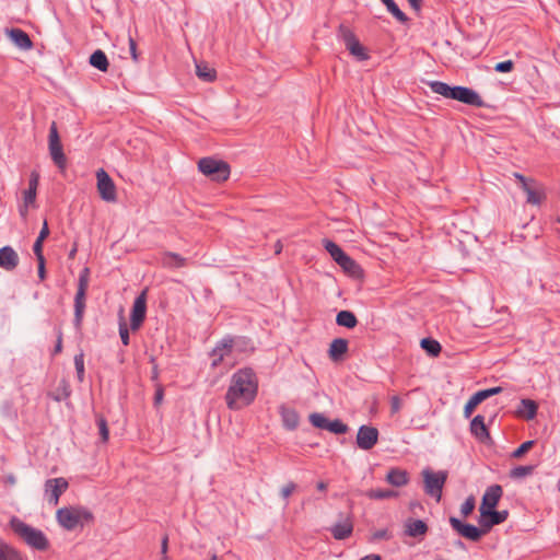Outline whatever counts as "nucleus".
<instances>
[{
  "label": "nucleus",
  "instance_id": "a18cd8bd",
  "mask_svg": "<svg viewBox=\"0 0 560 560\" xmlns=\"http://www.w3.org/2000/svg\"><path fill=\"white\" fill-rule=\"evenodd\" d=\"M475 504L476 502L472 495L466 499V501L460 506V512L464 517H467L469 514L472 513Z\"/></svg>",
  "mask_w": 560,
  "mask_h": 560
},
{
  "label": "nucleus",
  "instance_id": "c9c22d12",
  "mask_svg": "<svg viewBox=\"0 0 560 560\" xmlns=\"http://www.w3.org/2000/svg\"><path fill=\"white\" fill-rule=\"evenodd\" d=\"M387 8V10L401 23L408 21L406 14L397 7L394 0H381Z\"/></svg>",
  "mask_w": 560,
  "mask_h": 560
},
{
  "label": "nucleus",
  "instance_id": "09e8293b",
  "mask_svg": "<svg viewBox=\"0 0 560 560\" xmlns=\"http://www.w3.org/2000/svg\"><path fill=\"white\" fill-rule=\"evenodd\" d=\"M514 68V63L512 60H506L502 62H498L494 67L497 72H510Z\"/></svg>",
  "mask_w": 560,
  "mask_h": 560
},
{
  "label": "nucleus",
  "instance_id": "6e6552de",
  "mask_svg": "<svg viewBox=\"0 0 560 560\" xmlns=\"http://www.w3.org/2000/svg\"><path fill=\"white\" fill-rule=\"evenodd\" d=\"M421 474L423 477L425 493L435 498V500L439 502L442 497V489L447 479V472L446 471L435 472V471H432L431 469L427 468V469H423Z\"/></svg>",
  "mask_w": 560,
  "mask_h": 560
},
{
  "label": "nucleus",
  "instance_id": "c03bdc74",
  "mask_svg": "<svg viewBox=\"0 0 560 560\" xmlns=\"http://www.w3.org/2000/svg\"><path fill=\"white\" fill-rule=\"evenodd\" d=\"M119 336H120L121 342L125 346H128L129 345V331H128L127 323L122 316L120 317V320H119Z\"/></svg>",
  "mask_w": 560,
  "mask_h": 560
},
{
  "label": "nucleus",
  "instance_id": "c85d7f7f",
  "mask_svg": "<svg viewBox=\"0 0 560 560\" xmlns=\"http://www.w3.org/2000/svg\"><path fill=\"white\" fill-rule=\"evenodd\" d=\"M39 175L37 172H32L28 183V188L24 191V203L34 205L36 200V191L38 186Z\"/></svg>",
  "mask_w": 560,
  "mask_h": 560
},
{
  "label": "nucleus",
  "instance_id": "bb28decb",
  "mask_svg": "<svg viewBox=\"0 0 560 560\" xmlns=\"http://www.w3.org/2000/svg\"><path fill=\"white\" fill-rule=\"evenodd\" d=\"M538 406L532 399H522L521 406L517 409V416L526 420H532L536 417Z\"/></svg>",
  "mask_w": 560,
  "mask_h": 560
},
{
  "label": "nucleus",
  "instance_id": "79ce46f5",
  "mask_svg": "<svg viewBox=\"0 0 560 560\" xmlns=\"http://www.w3.org/2000/svg\"><path fill=\"white\" fill-rule=\"evenodd\" d=\"M534 441L524 442L512 453V457L516 459L522 458L534 446Z\"/></svg>",
  "mask_w": 560,
  "mask_h": 560
},
{
  "label": "nucleus",
  "instance_id": "bf43d9fd",
  "mask_svg": "<svg viewBox=\"0 0 560 560\" xmlns=\"http://www.w3.org/2000/svg\"><path fill=\"white\" fill-rule=\"evenodd\" d=\"M514 176L522 184V188L524 187V185H527L528 183H534V180H528L520 173H515Z\"/></svg>",
  "mask_w": 560,
  "mask_h": 560
},
{
  "label": "nucleus",
  "instance_id": "4468645a",
  "mask_svg": "<svg viewBox=\"0 0 560 560\" xmlns=\"http://www.w3.org/2000/svg\"><path fill=\"white\" fill-rule=\"evenodd\" d=\"M450 523L459 535L472 541L479 540L487 533L481 526L478 528L471 524H464L456 517H451Z\"/></svg>",
  "mask_w": 560,
  "mask_h": 560
},
{
  "label": "nucleus",
  "instance_id": "5701e85b",
  "mask_svg": "<svg viewBox=\"0 0 560 560\" xmlns=\"http://www.w3.org/2000/svg\"><path fill=\"white\" fill-rule=\"evenodd\" d=\"M471 433L481 442H485L489 439V432L485 424V419L482 416H476L470 423Z\"/></svg>",
  "mask_w": 560,
  "mask_h": 560
},
{
  "label": "nucleus",
  "instance_id": "052dcab7",
  "mask_svg": "<svg viewBox=\"0 0 560 560\" xmlns=\"http://www.w3.org/2000/svg\"><path fill=\"white\" fill-rule=\"evenodd\" d=\"M61 349H62V338H61V334H59L57 345L55 347V353L61 352Z\"/></svg>",
  "mask_w": 560,
  "mask_h": 560
},
{
  "label": "nucleus",
  "instance_id": "4d7b16f0",
  "mask_svg": "<svg viewBox=\"0 0 560 560\" xmlns=\"http://www.w3.org/2000/svg\"><path fill=\"white\" fill-rule=\"evenodd\" d=\"M163 395H164V390L161 386H159L155 390V396H154V402L155 405H160L163 400Z\"/></svg>",
  "mask_w": 560,
  "mask_h": 560
},
{
  "label": "nucleus",
  "instance_id": "603ef678",
  "mask_svg": "<svg viewBox=\"0 0 560 560\" xmlns=\"http://www.w3.org/2000/svg\"><path fill=\"white\" fill-rule=\"evenodd\" d=\"M479 393L481 394V397L485 400V399H487V398H489L491 396H494V395H498V394L502 393V387H500V386L492 387V388L479 390Z\"/></svg>",
  "mask_w": 560,
  "mask_h": 560
},
{
  "label": "nucleus",
  "instance_id": "1a4fd4ad",
  "mask_svg": "<svg viewBox=\"0 0 560 560\" xmlns=\"http://www.w3.org/2000/svg\"><path fill=\"white\" fill-rule=\"evenodd\" d=\"M48 149L54 163L63 171L66 168L67 159L63 153L62 144L58 133L56 122H51L48 136Z\"/></svg>",
  "mask_w": 560,
  "mask_h": 560
},
{
  "label": "nucleus",
  "instance_id": "e433bc0d",
  "mask_svg": "<svg viewBox=\"0 0 560 560\" xmlns=\"http://www.w3.org/2000/svg\"><path fill=\"white\" fill-rule=\"evenodd\" d=\"M366 497L374 500L389 499L397 495L396 491L393 490H382V489H371L366 491Z\"/></svg>",
  "mask_w": 560,
  "mask_h": 560
},
{
  "label": "nucleus",
  "instance_id": "3c124183",
  "mask_svg": "<svg viewBox=\"0 0 560 560\" xmlns=\"http://www.w3.org/2000/svg\"><path fill=\"white\" fill-rule=\"evenodd\" d=\"M402 401L398 396H393L390 398V411L392 415L398 413L401 409Z\"/></svg>",
  "mask_w": 560,
  "mask_h": 560
},
{
  "label": "nucleus",
  "instance_id": "f257e3e1",
  "mask_svg": "<svg viewBox=\"0 0 560 560\" xmlns=\"http://www.w3.org/2000/svg\"><path fill=\"white\" fill-rule=\"evenodd\" d=\"M258 389V382L250 369H242L231 377L230 386L225 394V402L229 409L240 410L249 406Z\"/></svg>",
  "mask_w": 560,
  "mask_h": 560
},
{
  "label": "nucleus",
  "instance_id": "412c9836",
  "mask_svg": "<svg viewBox=\"0 0 560 560\" xmlns=\"http://www.w3.org/2000/svg\"><path fill=\"white\" fill-rule=\"evenodd\" d=\"M186 258L173 252H165L162 254L161 264L165 268H182L186 266Z\"/></svg>",
  "mask_w": 560,
  "mask_h": 560
},
{
  "label": "nucleus",
  "instance_id": "69168bd1",
  "mask_svg": "<svg viewBox=\"0 0 560 560\" xmlns=\"http://www.w3.org/2000/svg\"><path fill=\"white\" fill-rule=\"evenodd\" d=\"M408 1L413 9L418 10L420 8L421 0H408Z\"/></svg>",
  "mask_w": 560,
  "mask_h": 560
},
{
  "label": "nucleus",
  "instance_id": "a19ab883",
  "mask_svg": "<svg viewBox=\"0 0 560 560\" xmlns=\"http://www.w3.org/2000/svg\"><path fill=\"white\" fill-rule=\"evenodd\" d=\"M349 428L347 424L341 422L340 420L329 421L327 431L335 434H345L348 432Z\"/></svg>",
  "mask_w": 560,
  "mask_h": 560
},
{
  "label": "nucleus",
  "instance_id": "f704fd0d",
  "mask_svg": "<svg viewBox=\"0 0 560 560\" xmlns=\"http://www.w3.org/2000/svg\"><path fill=\"white\" fill-rule=\"evenodd\" d=\"M420 345L430 355L436 357L441 352V345L436 340L424 338Z\"/></svg>",
  "mask_w": 560,
  "mask_h": 560
},
{
  "label": "nucleus",
  "instance_id": "f3484780",
  "mask_svg": "<svg viewBox=\"0 0 560 560\" xmlns=\"http://www.w3.org/2000/svg\"><path fill=\"white\" fill-rule=\"evenodd\" d=\"M508 511L489 510L480 513L479 524L488 533L493 525L503 523L508 518Z\"/></svg>",
  "mask_w": 560,
  "mask_h": 560
},
{
  "label": "nucleus",
  "instance_id": "f8f14e48",
  "mask_svg": "<svg viewBox=\"0 0 560 560\" xmlns=\"http://www.w3.org/2000/svg\"><path fill=\"white\" fill-rule=\"evenodd\" d=\"M68 481L62 478L48 479L45 482V497L49 504L57 505L60 495L68 489Z\"/></svg>",
  "mask_w": 560,
  "mask_h": 560
},
{
  "label": "nucleus",
  "instance_id": "680f3d73",
  "mask_svg": "<svg viewBox=\"0 0 560 560\" xmlns=\"http://www.w3.org/2000/svg\"><path fill=\"white\" fill-rule=\"evenodd\" d=\"M167 552V537H164L162 540V555L164 558H166Z\"/></svg>",
  "mask_w": 560,
  "mask_h": 560
},
{
  "label": "nucleus",
  "instance_id": "37998d69",
  "mask_svg": "<svg viewBox=\"0 0 560 560\" xmlns=\"http://www.w3.org/2000/svg\"><path fill=\"white\" fill-rule=\"evenodd\" d=\"M97 427L102 441L107 442L109 436L108 427L106 420L101 416L97 417Z\"/></svg>",
  "mask_w": 560,
  "mask_h": 560
},
{
  "label": "nucleus",
  "instance_id": "9b49d317",
  "mask_svg": "<svg viewBox=\"0 0 560 560\" xmlns=\"http://www.w3.org/2000/svg\"><path fill=\"white\" fill-rule=\"evenodd\" d=\"M339 34L347 49L354 58H357L358 60L369 59V55L365 48L361 45V43L359 42V39L357 38L352 31L341 25L339 27Z\"/></svg>",
  "mask_w": 560,
  "mask_h": 560
},
{
  "label": "nucleus",
  "instance_id": "a211bd4d",
  "mask_svg": "<svg viewBox=\"0 0 560 560\" xmlns=\"http://www.w3.org/2000/svg\"><path fill=\"white\" fill-rule=\"evenodd\" d=\"M5 34L18 48L22 50H30L33 48V42L23 30L10 28L5 30Z\"/></svg>",
  "mask_w": 560,
  "mask_h": 560
},
{
  "label": "nucleus",
  "instance_id": "dca6fc26",
  "mask_svg": "<svg viewBox=\"0 0 560 560\" xmlns=\"http://www.w3.org/2000/svg\"><path fill=\"white\" fill-rule=\"evenodd\" d=\"M502 493H503V491H502L501 486H499V485L490 486L483 493L481 504L479 508V512L483 513L485 511L493 510L498 505V503L502 497Z\"/></svg>",
  "mask_w": 560,
  "mask_h": 560
},
{
  "label": "nucleus",
  "instance_id": "4c0bfd02",
  "mask_svg": "<svg viewBox=\"0 0 560 560\" xmlns=\"http://www.w3.org/2000/svg\"><path fill=\"white\" fill-rule=\"evenodd\" d=\"M483 401L481 394L477 392L475 395L470 397V399L466 402L464 407V415L466 418L470 417L476 407Z\"/></svg>",
  "mask_w": 560,
  "mask_h": 560
},
{
  "label": "nucleus",
  "instance_id": "c756f323",
  "mask_svg": "<svg viewBox=\"0 0 560 560\" xmlns=\"http://www.w3.org/2000/svg\"><path fill=\"white\" fill-rule=\"evenodd\" d=\"M532 184L533 183H528L523 187V190L527 195V202L530 205H539L545 198V194L539 187Z\"/></svg>",
  "mask_w": 560,
  "mask_h": 560
},
{
  "label": "nucleus",
  "instance_id": "20e7f679",
  "mask_svg": "<svg viewBox=\"0 0 560 560\" xmlns=\"http://www.w3.org/2000/svg\"><path fill=\"white\" fill-rule=\"evenodd\" d=\"M10 526L15 535H18L26 545L37 550H46L49 547V541L45 534L18 517H12Z\"/></svg>",
  "mask_w": 560,
  "mask_h": 560
},
{
  "label": "nucleus",
  "instance_id": "864d4df0",
  "mask_svg": "<svg viewBox=\"0 0 560 560\" xmlns=\"http://www.w3.org/2000/svg\"><path fill=\"white\" fill-rule=\"evenodd\" d=\"M43 243H44V241H39L38 238L34 243L33 250H34L37 259H44Z\"/></svg>",
  "mask_w": 560,
  "mask_h": 560
},
{
  "label": "nucleus",
  "instance_id": "f03ea898",
  "mask_svg": "<svg viewBox=\"0 0 560 560\" xmlns=\"http://www.w3.org/2000/svg\"><path fill=\"white\" fill-rule=\"evenodd\" d=\"M432 92L440 94L446 98L456 100L467 105L481 107L485 105L483 100L472 89L466 86H450L441 81H432L429 83Z\"/></svg>",
  "mask_w": 560,
  "mask_h": 560
},
{
  "label": "nucleus",
  "instance_id": "7c9ffc66",
  "mask_svg": "<svg viewBox=\"0 0 560 560\" xmlns=\"http://www.w3.org/2000/svg\"><path fill=\"white\" fill-rule=\"evenodd\" d=\"M196 74L200 80L205 82H212L217 78L215 70L212 67H210L207 62L196 63Z\"/></svg>",
  "mask_w": 560,
  "mask_h": 560
},
{
  "label": "nucleus",
  "instance_id": "8fccbe9b",
  "mask_svg": "<svg viewBox=\"0 0 560 560\" xmlns=\"http://www.w3.org/2000/svg\"><path fill=\"white\" fill-rule=\"evenodd\" d=\"M296 489V485L294 482H288L285 483L281 490H280V493H281V497L283 499H287L289 498Z\"/></svg>",
  "mask_w": 560,
  "mask_h": 560
},
{
  "label": "nucleus",
  "instance_id": "39448f33",
  "mask_svg": "<svg viewBox=\"0 0 560 560\" xmlns=\"http://www.w3.org/2000/svg\"><path fill=\"white\" fill-rule=\"evenodd\" d=\"M323 245L325 249L329 253L331 258L338 264L342 270L352 276L360 277L362 275V270L360 266L348 256L336 243L330 240H323Z\"/></svg>",
  "mask_w": 560,
  "mask_h": 560
},
{
  "label": "nucleus",
  "instance_id": "cd10ccee",
  "mask_svg": "<svg viewBox=\"0 0 560 560\" xmlns=\"http://www.w3.org/2000/svg\"><path fill=\"white\" fill-rule=\"evenodd\" d=\"M386 481L395 487L406 486L409 481L408 474L406 470L398 468L390 469L386 475Z\"/></svg>",
  "mask_w": 560,
  "mask_h": 560
},
{
  "label": "nucleus",
  "instance_id": "473e14b6",
  "mask_svg": "<svg viewBox=\"0 0 560 560\" xmlns=\"http://www.w3.org/2000/svg\"><path fill=\"white\" fill-rule=\"evenodd\" d=\"M336 323L339 326L354 328L358 324L355 315L350 311H340L336 316Z\"/></svg>",
  "mask_w": 560,
  "mask_h": 560
},
{
  "label": "nucleus",
  "instance_id": "9d476101",
  "mask_svg": "<svg viewBox=\"0 0 560 560\" xmlns=\"http://www.w3.org/2000/svg\"><path fill=\"white\" fill-rule=\"evenodd\" d=\"M96 188L102 200L106 202H116V185L103 168L96 171Z\"/></svg>",
  "mask_w": 560,
  "mask_h": 560
},
{
  "label": "nucleus",
  "instance_id": "ea45409f",
  "mask_svg": "<svg viewBox=\"0 0 560 560\" xmlns=\"http://www.w3.org/2000/svg\"><path fill=\"white\" fill-rule=\"evenodd\" d=\"M533 471L534 466H517L511 470L510 476L518 479L532 475Z\"/></svg>",
  "mask_w": 560,
  "mask_h": 560
},
{
  "label": "nucleus",
  "instance_id": "2f4dec72",
  "mask_svg": "<svg viewBox=\"0 0 560 560\" xmlns=\"http://www.w3.org/2000/svg\"><path fill=\"white\" fill-rule=\"evenodd\" d=\"M90 65L103 72H106L109 66L106 55L100 49L91 55Z\"/></svg>",
  "mask_w": 560,
  "mask_h": 560
},
{
  "label": "nucleus",
  "instance_id": "774afa93",
  "mask_svg": "<svg viewBox=\"0 0 560 560\" xmlns=\"http://www.w3.org/2000/svg\"><path fill=\"white\" fill-rule=\"evenodd\" d=\"M75 253H77V247H73L69 254V257L70 258H73L75 256Z\"/></svg>",
  "mask_w": 560,
  "mask_h": 560
},
{
  "label": "nucleus",
  "instance_id": "423d86ee",
  "mask_svg": "<svg viewBox=\"0 0 560 560\" xmlns=\"http://www.w3.org/2000/svg\"><path fill=\"white\" fill-rule=\"evenodd\" d=\"M212 368H217L221 363L233 366L241 359L237 355V348L232 340H222L211 352Z\"/></svg>",
  "mask_w": 560,
  "mask_h": 560
},
{
  "label": "nucleus",
  "instance_id": "0e129e2a",
  "mask_svg": "<svg viewBox=\"0 0 560 560\" xmlns=\"http://www.w3.org/2000/svg\"><path fill=\"white\" fill-rule=\"evenodd\" d=\"M327 487H328V483L325 481H319L316 485L317 490L323 491V492L327 490Z\"/></svg>",
  "mask_w": 560,
  "mask_h": 560
},
{
  "label": "nucleus",
  "instance_id": "13d9d810",
  "mask_svg": "<svg viewBox=\"0 0 560 560\" xmlns=\"http://www.w3.org/2000/svg\"><path fill=\"white\" fill-rule=\"evenodd\" d=\"M129 46H130V52H131L132 59L136 61L138 59L137 45L132 38H129Z\"/></svg>",
  "mask_w": 560,
  "mask_h": 560
},
{
  "label": "nucleus",
  "instance_id": "b1692460",
  "mask_svg": "<svg viewBox=\"0 0 560 560\" xmlns=\"http://www.w3.org/2000/svg\"><path fill=\"white\" fill-rule=\"evenodd\" d=\"M428 530L427 524L421 520H408L405 524V532L410 537L423 536Z\"/></svg>",
  "mask_w": 560,
  "mask_h": 560
},
{
  "label": "nucleus",
  "instance_id": "2eb2a0df",
  "mask_svg": "<svg viewBox=\"0 0 560 560\" xmlns=\"http://www.w3.org/2000/svg\"><path fill=\"white\" fill-rule=\"evenodd\" d=\"M378 440V431L374 427L362 425L357 434V444L361 450H371Z\"/></svg>",
  "mask_w": 560,
  "mask_h": 560
},
{
  "label": "nucleus",
  "instance_id": "0eeeda50",
  "mask_svg": "<svg viewBox=\"0 0 560 560\" xmlns=\"http://www.w3.org/2000/svg\"><path fill=\"white\" fill-rule=\"evenodd\" d=\"M198 168L203 175L217 182H224L230 175V166L225 162L211 158L201 159Z\"/></svg>",
  "mask_w": 560,
  "mask_h": 560
},
{
  "label": "nucleus",
  "instance_id": "e2e57ef3",
  "mask_svg": "<svg viewBox=\"0 0 560 560\" xmlns=\"http://www.w3.org/2000/svg\"><path fill=\"white\" fill-rule=\"evenodd\" d=\"M360 560H381V556L371 553V555H368V556L361 558Z\"/></svg>",
  "mask_w": 560,
  "mask_h": 560
},
{
  "label": "nucleus",
  "instance_id": "72a5a7b5",
  "mask_svg": "<svg viewBox=\"0 0 560 560\" xmlns=\"http://www.w3.org/2000/svg\"><path fill=\"white\" fill-rule=\"evenodd\" d=\"M0 560H23V558L14 548L0 541Z\"/></svg>",
  "mask_w": 560,
  "mask_h": 560
},
{
  "label": "nucleus",
  "instance_id": "393cba45",
  "mask_svg": "<svg viewBox=\"0 0 560 560\" xmlns=\"http://www.w3.org/2000/svg\"><path fill=\"white\" fill-rule=\"evenodd\" d=\"M283 425L289 430H294L299 425L300 417L298 412L289 407L280 408Z\"/></svg>",
  "mask_w": 560,
  "mask_h": 560
},
{
  "label": "nucleus",
  "instance_id": "7ed1b4c3",
  "mask_svg": "<svg viewBox=\"0 0 560 560\" xmlns=\"http://www.w3.org/2000/svg\"><path fill=\"white\" fill-rule=\"evenodd\" d=\"M56 520L62 528L74 530L91 523L93 521V514L84 506L70 505L57 510Z\"/></svg>",
  "mask_w": 560,
  "mask_h": 560
},
{
  "label": "nucleus",
  "instance_id": "a878e982",
  "mask_svg": "<svg viewBox=\"0 0 560 560\" xmlns=\"http://www.w3.org/2000/svg\"><path fill=\"white\" fill-rule=\"evenodd\" d=\"M86 291L78 290L74 299V325L80 327L85 310Z\"/></svg>",
  "mask_w": 560,
  "mask_h": 560
},
{
  "label": "nucleus",
  "instance_id": "de8ad7c7",
  "mask_svg": "<svg viewBox=\"0 0 560 560\" xmlns=\"http://www.w3.org/2000/svg\"><path fill=\"white\" fill-rule=\"evenodd\" d=\"M88 285H89V269L85 268L79 277L78 290L86 291Z\"/></svg>",
  "mask_w": 560,
  "mask_h": 560
},
{
  "label": "nucleus",
  "instance_id": "6e6d98bb",
  "mask_svg": "<svg viewBox=\"0 0 560 560\" xmlns=\"http://www.w3.org/2000/svg\"><path fill=\"white\" fill-rule=\"evenodd\" d=\"M48 235H49V229H48L47 222L45 221L37 238L39 241H45Z\"/></svg>",
  "mask_w": 560,
  "mask_h": 560
},
{
  "label": "nucleus",
  "instance_id": "ddd939ff",
  "mask_svg": "<svg viewBox=\"0 0 560 560\" xmlns=\"http://www.w3.org/2000/svg\"><path fill=\"white\" fill-rule=\"evenodd\" d=\"M147 314V290L142 291L141 294L135 300L131 314H130V328L131 330H138Z\"/></svg>",
  "mask_w": 560,
  "mask_h": 560
},
{
  "label": "nucleus",
  "instance_id": "338daca9",
  "mask_svg": "<svg viewBox=\"0 0 560 560\" xmlns=\"http://www.w3.org/2000/svg\"><path fill=\"white\" fill-rule=\"evenodd\" d=\"M28 206L30 205H25L24 203L23 207L20 209V213H21L22 217H26V214H27V207Z\"/></svg>",
  "mask_w": 560,
  "mask_h": 560
},
{
  "label": "nucleus",
  "instance_id": "58836bf2",
  "mask_svg": "<svg viewBox=\"0 0 560 560\" xmlns=\"http://www.w3.org/2000/svg\"><path fill=\"white\" fill-rule=\"evenodd\" d=\"M329 421L324 415L322 413H311L310 415V422L318 428V429H324V430H327L328 429V424H329Z\"/></svg>",
  "mask_w": 560,
  "mask_h": 560
},
{
  "label": "nucleus",
  "instance_id": "aec40b11",
  "mask_svg": "<svg viewBox=\"0 0 560 560\" xmlns=\"http://www.w3.org/2000/svg\"><path fill=\"white\" fill-rule=\"evenodd\" d=\"M352 530L353 524L350 517H346L331 527V534L338 540L348 538L352 534Z\"/></svg>",
  "mask_w": 560,
  "mask_h": 560
},
{
  "label": "nucleus",
  "instance_id": "49530a36",
  "mask_svg": "<svg viewBox=\"0 0 560 560\" xmlns=\"http://www.w3.org/2000/svg\"><path fill=\"white\" fill-rule=\"evenodd\" d=\"M74 365H75L78 378H79L80 382H82L83 381V376H84V359H83V354L82 353L77 354L74 357Z\"/></svg>",
  "mask_w": 560,
  "mask_h": 560
},
{
  "label": "nucleus",
  "instance_id": "4be33fe9",
  "mask_svg": "<svg viewBox=\"0 0 560 560\" xmlns=\"http://www.w3.org/2000/svg\"><path fill=\"white\" fill-rule=\"evenodd\" d=\"M348 351V341L342 338L334 339L329 346V358L337 362L340 361L343 354Z\"/></svg>",
  "mask_w": 560,
  "mask_h": 560
},
{
  "label": "nucleus",
  "instance_id": "5fc2aeb1",
  "mask_svg": "<svg viewBox=\"0 0 560 560\" xmlns=\"http://www.w3.org/2000/svg\"><path fill=\"white\" fill-rule=\"evenodd\" d=\"M38 261V277L40 280L45 279L46 276V269H45V258L44 259H37Z\"/></svg>",
  "mask_w": 560,
  "mask_h": 560
},
{
  "label": "nucleus",
  "instance_id": "6ab92c4d",
  "mask_svg": "<svg viewBox=\"0 0 560 560\" xmlns=\"http://www.w3.org/2000/svg\"><path fill=\"white\" fill-rule=\"evenodd\" d=\"M19 261V254L11 246L0 248V268L12 271L16 268Z\"/></svg>",
  "mask_w": 560,
  "mask_h": 560
}]
</instances>
